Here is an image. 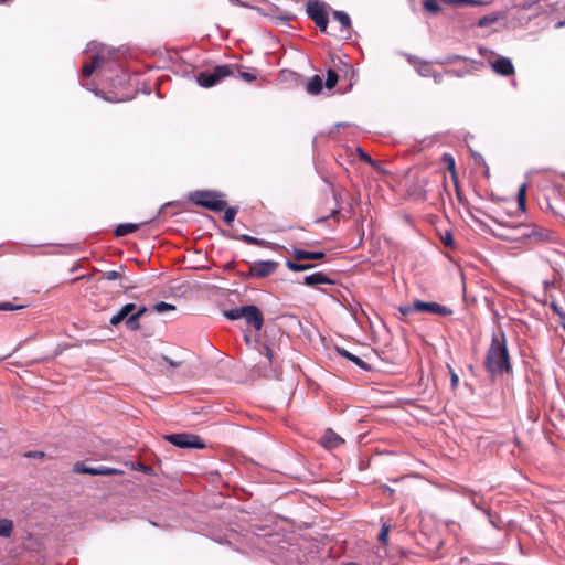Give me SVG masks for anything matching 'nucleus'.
Returning <instances> with one entry per match:
<instances>
[{"label":"nucleus","mask_w":565,"mask_h":565,"mask_svg":"<svg viewBox=\"0 0 565 565\" xmlns=\"http://www.w3.org/2000/svg\"><path fill=\"white\" fill-rule=\"evenodd\" d=\"M486 367L493 375L510 371V358L503 332L492 335L491 344L486 356Z\"/></svg>","instance_id":"f257e3e1"},{"label":"nucleus","mask_w":565,"mask_h":565,"mask_svg":"<svg viewBox=\"0 0 565 565\" xmlns=\"http://www.w3.org/2000/svg\"><path fill=\"white\" fill-rule=\"evenodd\" d=\"M501 231H493V234L505 241H522L530 239L535 243L545 242L548 239V233L536 225L519 224L513 227H509L503 223L495 221Z\"/></svg>","instance_id":"f03ea898"},{"label":"nucleus","mask_w":565,"mask_h":565,"mask_svg":"<svg viewBox=\"0 0 565 565\" xmlns=\"http://www.w3.org/2000/svg\"><path fill=\"white\" fill-rule=\"evenodd\" d=\"M224 316L230 320L244 319L247 324L259 331L263 327V315L256 306H243L238 308L228 309L224 312Z\"/></svg>","instance_id":"7ed1b4c3"},{"label":"nucleus","mask_w":565,"mask_h":565,"mask_svg":"<svg viewBox=\"0 0 565 565\" xmlns=\"http://www.w3.org/2000/svg\"><path fill=\"white\" fill-rule=\"evenodd\" d=\"M95 50H97V52L92 56V62L83 66L82 77H89L96 68L102 67L104 62L111 58V56L117 53L114 49L99 45L96 41H92L87 45V51L92 52Z\"/></svg>","instance_id":"20e7f679"},{"label":"nucleus","mask_w":565,"mask_h":565,"mask_svg":"<svg viewBox=\"0 0 565 565\" xmlns=\"http://www.w3.org/2000/svg\"><path fill=\"white\" fill-rule=\"evenodd\" d=\"M190 199L196 205L215 212H221L226 207V201L223 199V195L213 191H195L190 195Z\"/></svg>","instance_id":"39448f33"},{"label":"nucleus","mask_w":565,"mask_h":565,"mask_svg":"<svg viewBox=\"0 0 565 565\" xmlns=\"http://www.w3.org/2000/svg\"><path fill=\"white\" fill-rule=\"evenodd\" d=\"M263 355L260 361L255 366V372L264 377H277L278 371L277 366L274 363L273 351L268 345H263V351L260 352Z\"/></svg>","instance_id":"423d86ee"},{"label":"nucleus","mask_w":565,"mask_h":565,"mask_svg":"<svg viewBox=\"0 0 565 565\" xmlns=\"http://www.w3.org/2000/svg\"><path fill=\"white\" fill-rule=\"evenodd\" d=\"M307 13L309 18L316 23L321 32H326L328 28V14L326 4L318 0L309 1L307 4Z\"/></svg>","instance_id":"0eeeda50"},{"label":"nucleus","mask_w":565,"mask_h":565,"mask_svg":"<svg viewBox=\"0 0 565 565\" xmlns=\"http://www.w3.org/2000/svg\"><path fill=\"white\" fill-rule=\"evenodd\" d=\"M166 440L179 448L201 449L204 447L201 439L192 434H171L166 436Z\"/></svg>","instance_id":"6e6552de"},{"label":"nucleus","mask_w":565,"mask_h":565,"mask_svg":"<svg viewBox=\"0 0 565 565\" xmlns=\"http://www.w3.org/2000/svg\"><path fill=\"white\" fill-rule=\"evenodd\" d=\"M414 309H418V312H430L438 316H450L452 310L449 307L439 305L437 302H426L422 300H415Z\"/></svg>","instance_id":"1a4fd4ad"},{"label":"nucleus","mask_w":565,"mask_h":565,"mask_svg":"<svg viewBox=\"0 0 565 565\" xmlns=\"http://www.w3.org/2000/svg\"><path fill=\"white\" fill-rule=\"evenodd\" d=\"M276 269V263L271 260L256 262L250 266V274L255 277L264 278L269 276Z\"/></svg>","instance_id":"9d476101"},{"label":"nucleus","mask_w":565,"mask_h":565,"mask_svg":"<svg viewBox=\"0 0 565 565\" xmlns=\"http://www.w3.org/2000/svg\"><path fill=\"white\" fill-rule=\"evenodd\" d=\"M491 65L492 70L499 75L509 76L514 73L512 62L508 57H500L495 60Z\"/></svg>","instance_id":"9b49d317"},{"label":"nucleus","mask_w":565,"mask_h":565,"mask_svg":"<svg viewBox=\"0 0 565 565\" xmlns=\"http://www.w3.org/2000/svg\"><path fill=\"white\" fill-rule=\"evenodd\" d=\"M344 440L332 429H327L322 436L321 444L328 449L340 446Z\"/></svg>","instance_id":"f8f14e48"},{"label":"nucleus","mask_w":565,"mask_h":565,"mask_svg":"<svg viewBox=\"0 0 565 565\" xmlns=\"http://www.w3.org/2000/svg\"><path fill=\"white\" fill-rule=\"evenodd\" d=\"M135 310H136L135 303H126L124 307H121V309L117 313H115L110 318V320H109L110 324L118 326L120 322L126 320Z\"/></svg>","instance_id":"ddd939ff"},{"label":"nucleus","mask_w":565,"mask_h":565,"mask_svg":"<svg viewBox=\"0 0 565 565\" xmlns=\"http://www.w3.org/2000/svg\"><path fill=\"white\" fill-rule=\"evenodd\" d=\"M292 256L295 260H311V259H322L324 257L323 252H307L303 249L295 248L292 250Z\"/></svg>","instance_id":"4468645a"},{"label":"nucleus","mask_w":565,"mask_h":565,"mask_svg":"<svg viewBox=\"0 0 565 565\" xmlns=\"http://www.w3.org/2000/svg\"><path fill=\"white\" fill-rule=\"evenodd\" d=\"M146 311V307H140L137 311H132V313L125 320L127 328L132 331L138 330L140 328L139 319Z\"/></svg>","instance_id":"2eb2a0df"},{"label":"nucleus","mask_w":565,"mask_h":565,"mask_svg":"<svg viewBox=\"0 0 565 565\" xmlns=\"http://www.w3.org/2000/svg\"><path fill=\"white\" fill-rule=\"evenodd\" d=\"M303 282L307 286H317L322 284H332V280L328 278L323 273L317 271L308 275L303 278Z\"/></svg>","instance_id":"dca6fc26"},{"label":"nucleus","mask_w":565,"mask_h":565,"mask_svg":"<svg viewBox=\"0 0 565 565\" xmlns=\"http://www.w3.org/2000/svg\"><path fill=\"white\" fill-rule=\"evenodd\" d=\"M441 4H444L441 0L423 1L424 10L434 15L439 14L443 11Z\"/></svg>","instance_id":"f3484780"},{"label":"nucleus","mask_w":565,"mask_h":565,"mask_svg":"<svg viewBox=\"0 0 565 565\" xmlns=\"http://www.w3.org/2000/svg\"><path fill=\"white\" fill-rule=\"evenodd\" d=\"M333 19L338 21L342 26L343 31L351 32V19L344 11H334Z\"/></svg>","instance_id":"a211bd4d"},{"label":"nucleus","mask_w":565,"mask_h":565,"mask_svg":"<svg viewBox=\"0 0 565 565\" xmlns=\"http://www.w3.org/2000/svg\"><path fill=\"white\" fill-rule=\"evenodd\" d=\"M139 228V224H135V223H125V224H119L116 230H115V235L117 237H121V236H126L128 234H131L134 233L135 231H137Z\"/></svg>","instance_id":"6ab92c4d"},{"label":"nucleus","mask_w":565,"mask_h":565,"mask_svg":"<svg viewBox=\"0 0 565 565\" xmlns=\"http://www.w3.org/2000/svg\"><path fill=\"white\" fill-rule=\"evenodd\" d=\"M198 82L202 87H212L218 83L213 73H202L198 77Z\"/></svg>","instance_id":"aec40b11"},{"label":"nucleus","mask_w":565,"mask_h":565,"mask_svg":"<svg viewBox=\"0 0 565 565\" xmlns=\"http://www.w3.org/2000/svg\"><path fill=\"white\" fill-rule=\"evenodd\" d=\"M321 89H322V79L318 75H316L307 84V90L310 94L316 95V94H319L321 92Z\"/></svg>","instance_id":"412c9836"},{"label":"nucleus","mask_w":565,"mask_h":565,"mask_svg":"<svg viewBox=\"0 0 565 565\" xmlns=\"http://www.w3.org/2000/svg\"><path fill=\"white\" fill-rule=\"evenodd\" d=\"M338 352L340 353V355L349 359L350 361H352L353 363H355L356 365H359L360 367L364 369V370H367L369 366L367 364L361 360L359 356L350 353L349 351H347L345 349H338Z\"/></svg>","instance_id":"4be33fe9"},{"label":"nucleus","mask_w":565,"mask_h":565,"mask_svg":"<svg viewBox=\"0 0 565 565\" xmlns=\"http://www.w3.org/2000/svg\"><path fill=\"white\" fill-rule=\"evenodd\" d=\"M124 472L116 468L109 467H95V470L92 471V476H111V475H122Z\"/></svg>","instance_id":"5701e85b"},{"label":"nucleus","mask_w":565,"mask_h":565,"mask_svg":"<svg viewBox=\"0 0 565 565\" xmlns=\"http://www.w3.org/2000/svg\"><path fill=\"white\" fill-rule=\"evenodd\" d=\"M13 530V523L9 519H0V536L10 537Z\"/></svg>","instance_id":"b1692460"},{"label":"nucleus","mask_w":565,"mask_h":565,"mask_svg":"<svg viewBox=\"0 0 565 565\" xmlns=\"http://www.w3.org/2000/svg\"><path fill=\"white\" fill-rule=\"evenodd\" d=\"M441 1L444 4L455 7V8H459V7H463V6L475 7V6L481 4V2L478 0H441Z\"/></svg>","instance_id":"393cba45"},{"label":"nucleus","mask_w":565,"mask_h":565,"mask_svg":"<svg viewBox=\"0 0 565 565\" xmlns=\"http://www.w3.org/2000/svg\"><path fill=\"white\" fill-rule=\"evenodd\" d=\"M212 73L214 74L216 79L221 82L223 78L227 77L232 73V70L228 65H222L215 67Z\"/></svg>","instance_id":"a878e982"},{"label":"nucleus","mask_w":565,"mask_h":565,"mask_svg":"<svg viewBox=\"0 0 565 565\" xmlns=\"http://www.w3.org/2000/svg\"><path fill=\"white\" fill-rule=\"evenodd\" d=\"M298 262L299 260H297V262L287 260L286 266L292 271H305V270H308L313 267V265H311V264H300Z\"/></svg>","instance_id":"bb28decb"},{"label":"nucleus","mask_w":565,"mask_h":565,"mask_svg":"<svg viewBox=\"0 0 565 565\" xmlns=\"http://www.w3.org/2000/svg\"><path fill=\"white\" fill-rule=\"evenodd\" d=\"M525 193H526V184H525V183H523V184L519 188L518 195H516V200H518L519 207H520L522 211H525Z\"/></svg>","instance_id":"cd10ccee"},{"label":"nucleus","mask_w":565,"mask_h":565,"mask_svg":"<svg viewBox=\"0 0 565 565\" xmlns=\"http://www.w3.org/2000/svg\"><path fill=\"white\" fill-rule=\"evenodd\" d=\"M338 74L334 71L329 70L324 83L326 87L329 89L333 88L338 83Z\"/></svg>","instance_id":"c85d7f7f"},{"label":"nucleus","mask_w":565,"mask_h":565,"mask_svg":"<svg viewBox=\"0 0 565 565\" xmlns=\"http://www.w3.org/2000/svg\"><path fill=\"white\" fill-rule=\"evenodd\" d=\"M499 14L493 13L481 18L478 22L480 26H487L499 21Z\"/></svg>","instance_id":"c756f323"},{"label":"nucleus","mask_w":565,"mask_h":565,"mask_svg":"<svg viewBox=\"0 0 565 565\" xmlns=\"http://www.w3.org/2000/svg\"><path fill=\"white\" fill-rule=\"evenodd\" d=\"M74 472L76 473H87L92 475V471L95 470V467H88L84 462H76L73 467Z\"/></svg>","instance_id":"7c9ffc66"},{"label":"nucleus","mask_w":565,"mask_h":565,"mask_svg":"<svg viewBox=\"0 0 565 565\" xmlns=\"http://www.w3.org/2000/svg\"><path fill=\"white\" fill-rule=\"evenodd\" d=\"M173 309H174L173 305L164 302V301H160L154 305V310L160 313H163L168 310H173Z\"/></svg>","instance_id":"2f4dec72"},{"label":"nucleus","mask_w":565,"mask_h":565,"mask_svg":"<svg viewBox=\"0 0 565 565\" xmlns=\"http://www.w3.org/2000/svg\"><path fill=\"white\" fill-rule=\"evenodd\" d=\"M388 532H390V526L386 525V524H383L382 525V529L377 535V539L381 543L383 544H386L387 543V540H388Z\"/></svg>","instance_id":"473e14b6"},{"label":"nucleus","mask_w":565,"mask_h":565,"mask_svg":"<svg viewBox=\"0 0 565 565\" xmlns=\"http://www.w3.org/2000/svg\"><path fill=\"white\" fill-rule=\"evenodd\" d=\"M237 214V209L235 207H228L225 210V213H224V221L227 223V224H231L235 216Z\"/></svg>","instance_id":"72a5a7b5"},{"label":"nucleus","mask_w":565,"mask_h":565,"mask_svg":"<svg viewBox=\"0 0 565 565\" xmlns=\"http://www.w3.org/2000/svg\"><path fill=\"white\" fill-rule=\"evenodd\" d=\"M241 239L247 244H252V245H264V241L257 238V237H254V236H249V235H242L241 236Z\"/></svg>","instance_id":"f704fd0d"},{"label":"nucleus","mask_w":565,"mask_h":565,"mask_svg":"<svg viewBox=\"0 0 565 565\" xmlns=\"http://www.w3.org/2000/svg\"><path fill=\"white\" fill-rule=\"evenodd\" d=\"M415 307V301L409 303V305H406V306H402L399 308V312L403 315V316H408L411 313H414V312H418V309H414Z\"/></svg>","instance_id":"c9c22d12"},{"label":"nucleus","mask_w":565,"mask_h":565,"mask_svg":"<svg viewBox=\"0 0 565 565\" xmlns=\"http://www.w3.org/2000/svg\"><path fill=\"white\" fill-rule=\"evenodd\" d=\"M121 277L120 273L117 270H109L104 274V278L106 280H117Z\"/></svg>","instance_id":"e433bc0d"},{"label":"nucleus","mask_w":565,"mask_h":565,"mask_svg":"<svg viewBox=\"0 0 565 565\" xmlns=\"http://www.w3.org/2000/svg\"><path fill=\"white\" fill-rule=\"evenodd\" d=\"M444 159L447 162V167L451 171L452 177H455V160H454V158L450 154H445Z\"/></svg>","instance_id":"4c0bfd02"},{"label":"nucleus","mask_w":565,"mask_h":565,"mask_svg":"<svg viewBox=\"0 0 565 565\" xmlns=\"http://www.w3.org/2000/svg\"><path fill=\"white\" fill-rule=\"evenodd\" d=\"M417 71L419 73L420 76H429L430 75V70H429V65L428 64H420L418 67H417Z\"/></svg>","instance_id":"58836bf2"},{"label":"nucleus","mask_w":565,"mask_h":565,"mask_svg":"<svg viewBox=\"0 0 565 565\" xmlns=\"http://www.w3.org/2000/svg\"><path fill=\"white\" fill-rule=\"evenodd\" d=\"M22 308V306H13L10 302H1L0 303V310L3 311H12Z\"/></svg>","instance_id":"ea45409f"},{"label":"nucleus","mask_w":565,"mask_h":565,"mask_svg":"<svg viewBox=\"0 0 565 565\" xmlns=\"http://www.w3.org/2000/svg\"><path fill=\"white\" fill-rule=\"evenodd\" d=\"M359 153H360V158L363 161H365V162H367L370 164H373L372 158L367 153H365L362 149H360V148H359Z\"/></svg>","instance_id":"a19ab883"},{"label":"nucleus","mask_w":565,"mask_h":565,"mask_svg":"<svg viewBox=\"0 0 565 565\" xmlns=\"http://www.w3.org/2000/svg\"><path fill=\"white\" fill-rule=\"evenodd\" d=\"M241 76H242V78H243L244 81H246V82H253V81H255V78H256V76H255L254 74H252V73H247V72H243V73H241Z\"/></svg>","instance_id":"79ce46f5"},{"label":"nucleus","mask_w":565,"mask_h":565,"mask_svg":"<svg viewBox=\"0 0 565 565\" xmlns=\"http://www.w3.org/2000/svg\"><path fill=\"white\" fill-rule=\"evenodd\" d=\"M443 241H444V244H445L446 246H451V245H452V243H454V241H452V236H451V234H450V233H447V234H446V236L443 238Z\"/></svg>","instance_id":"37998d69"},{"label":"nucleus","mask_w":565,"mask_h":565,"mask_svg":"<svg viewBox=\"0 0 565 565\" xmlns=\"http://www.w3.org/2000/svg\"><path fill=\"white\" fill-rule=\"evenodd\" d=\"M458 381L459 380H458L457 374L452 373V375H451V384H452V386H457Z\"/></svg>","instance_id":"c03bdc74"},{"label":"nucleus","mask_w":565,"mask_h":565,"mask_svg":"<svg viewBox=\"0 0 565 565\" xmlns=\"http://www.w3.org/2000/svg\"><path fill=\"white\" fill-rule=\"evenodd\" d=\"M163 359H164V360H166V361H167L171 366H178V365H179V363H178V362H174V361L170 360V359H169V358H167V356H164Z\"/></svg>","instance_id":"a18cd8bd"},{"label":"nucleus","mask_w":565,"mask_h":565,"mask_svg":"<svg viewBox=\"0 0 565 565\" xmlns=\"http://www.w3.org/2000/svg\"><path fill=\"white\" fill-rule=\"evenodd\" d=\"M43 456H44L43 452H34V454L33 452H29L28 454V457H43Z\"/></svg>","instance_id":"49530a36"},{"label":"nucleus","mask_w":565,"mask_h":565,"mask_svg":"<svg viewBox=\"0 0 565 565\" xmlns=\"http://www.w3.org/2000/svg\"><path fill=\"white\" fill-rule=\"evenodd\" d=\"M551 307H552V309H553L555 312H557L558 315H561L559 308H558V306H557L555 302H552V303H551Z\"/></svg>","instance_id":"de8ad7c7"},{"label":"nucleus","mask_w":565,"mask_h":565,"mask_svg":"<svg viewBox=\"0 0 565 565\" xmlns=\"http://www.w3.org/2000/svg\"><path fill=\"white\" fill-rule=\"evenodd\" d=\"M434 78H435V82H436V83H439V82H440V75H435V76H434Z\"/></svg>","instance_id":"09e8293b"}]
</instances>
